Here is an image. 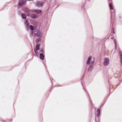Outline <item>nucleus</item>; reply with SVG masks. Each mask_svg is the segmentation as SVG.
<instances>
[{"label": "nucleus", "mask_w": 122, "mask_h": 122, "mask_svg": "<svg viewBox=\"0 0 122 122\" xmlns=\"http://www.w3.org/2000/svg\"><path fill=\"white\" fill-rule=\"evenodd\" d=\"M40 40V39L36 40L35 41L37 43V46H36L34 51L36 56H39L40 58L42 60H43L45 58V52L42 49H40L39 46L38 44V42Z\"/></svg>", "instance_id": "f257e3e1"}, {"label": "nucleus", "mask_w": 122, "mask_h": 122, "mask_svg": "<svg viewBox=\"0 0 122 122\" xmlns=\"http://www.w3.org/2000/svg\"><path fill=\"white\" fill-rule=\"evenodd\" d=\"M94 62V59H92L91 56H89L88 57L86 64L87 66L88 67V71H91L92 70Z\"/></svg>", "instance_id": "f03ea898"}, {"label": "nucleus", "mask_w": 122, "mask_h": 122, "mask_svg": "<svg viewBox=\"0 0 122 122\" xmlns=\"http://www.w3.org/2000/svg\"><path fill=\"white\" fill-rule=\"evenodd\" d=\"M24 24L25 27V29L26 30H28L29 29L31 31L34 30L35 28L32 25H30L28 21L27 20H25L24 22Z\"/></svg>", "instance_id": "7ed1b4c3"}, {"label": "nucleus", "mask_w": 122, "mask_h": 122, "mask_svg": "<svg viewBox=\"0 0 122 122\" xmlns=\"http://www.w3.org/2000/svg\"><path fill=\"white\" fill-rule=\"evenodd\" d=\"M23 11L26 15L29 16L30 15V13L31 11L27 8H25L23 9Z\"/></svg>", "instance_id": "20e7f679"}, {"label": "nucleus", "mask_w": 122, "mask_h": 122, "mask_svg": "<svg viewBox=\"0 0 122 122\" xmlns=\"http://www.w3.org/2000/svg\"><path fill=\"white\" fill-rule=\"evenodd\" d=\"M42 36L41 32L39 30H38L36 31V33H34V36H36L39 37H41Z\"/></svg>", "instance_id": "39448f33"}, {"label": "nucleus", "mask_w": 122, "mask_h": 122, "mask_svg": "<svg viewBox=\"0 0 122 122\" xmlns=\"http://www.w3.org/2000/svg\"><path fill=\"white\" fill-rule=\"evenodd\" d=\"M109 64V60L107 58L105 59L103 63V65L105 66H107Z\"/></svg>", "instance_id": "423d86ee"}, {"label": "nucleus", "mask_w": 122, "mask_h": 122, "mask_svg": "<svg viewBox=\"0 0 122 122\" xmlns=\"http://www.w3.org/2000/svg\"><path fill=\"white\" fill-rule=\"evenodd\" d=\"M25 1H23L22 0H19L18 3V5L19 6H22L24 4L26 3Z\"/></svg>", "instance_id": "0eeeda50"}, {"label": "nucleus", "mask_w": 122, "mask_h": 122, "mask_svg": "<svg viewBox=\"0 0 122 122\" xmlns=\"http://www.w3.org/2000/svg\"><path fill=\"white\" fill-rule=\"evenodd\" d=\"M19 13L20 14V15L22 19L23 20H25L26 18V15L24 13H21L19 11Z\"/></svg>", "instance_id": "6e6552de"}, {"label": "nucleus", "mask_w": 122, "mask_h": 122, "mask_svg": "<svg viewBox=\"0 0 122 122\" xmlns=\"http://www.w3.org/2000/svg\"><path fill=\"white\" fill-rule=\"evenodd\" d=\"M36 6L38 7L42 6L43 5V2H37L36 3Z\"/></svg>", "instance_id": "1a4fd4ad"}, {"label": "nucleus", "mask_w": 122, "mask_h": 122, "mask_svg": "<svg viewBox=\"0 0 122 122\" xmlns=\"http://www.w3.org/2000/svg\"><path fill=\"white\" fill-rule=\"evenodd\" d=\"M119 55L120 56V62L122 64V52L121 51H119Z\"/></svg>", "instance_id": "9d476101"}, {"label": "nucleus", "mask_w": 122, "mask_h": 122, "mask_svg": "<svg viewBox=\"0 0 122 122\" xmlns=\"http://www.w3.org/2000/svg\"><path fill=\"white\" fill-rule=\"evenodd\" d=\"M100 115V109H98L96 111V115L97 116H99Z\"/></svg>", "instance_id": "9b49d317"}, {"label": "nucleus", "mask_w": 122, "mask_h": 122, "mask_svg": "<svg viewBox=\"0 0 122 122\" xmlns=\"http://www.w3.org/2000/svg\"><path fill=\"white\" fill-rule=\"evenodd\" d=\"M33 11L36 12L37 14H40L41 13V11L39 10H34Z\"/></svg>", "instance_id": "f8f14e48"}, {"label": "nucleus", "mask_w": 122, "mask_h": 122, "mask_svg": "<svg viewBox=\"0 0 122 122\" xmlns=\"http://www.w3.org/2000/svg\"><path fill=\"white\" fill-rule=\"evenodd\" d=\"M114 41L115 46V50H116L117 46V41L115 39H114Z\"/></svg>", "instance_id": "ddd939ff"}, {"label": "nucleus", "mask_w": 122, "mask_h": 122, "mask_svg": "<svg viewBox=\"0 0 122 122\" xmlns=\"http://www.w3.org/2000/svg\"><path fill=\"white\" fill-rule=\"evenodd\" d=\"M31 17L33 19H35L37 18V15L34 14H32L31 16Z\"/></svg>", "instance_id": "4468645a"}, {"label": "nucleus", "mask_w": 122, "mask_h": 122, "mask_svg": "<svg viewBox=\"0 0 122 122\" xmlns=\"http://www.w3.org/2000/svg\"><path fill=\"white\" fill-rule=\"evenodd\" d=\"M109 6L110 9L112 10L113 9V7L112 4L111 3H110L109 4Z\"/></svg>", "instance_id": "2eb2a0df"}, {"label": "nucleus", "mask_w": 122, "mask_h": 122, "mask_svg": "<svg viewBox=\"0 0 122 122\" xmlns=\"http://www.w3.org/2000/svg\"><path fill=\"white\" fill-rule=\"evenodd\" d=\"M34 33V30H32V31H31V33L30 34V36H33Z\"/></svg>", "instance_id": "dca6fc26"}, {"label": "nucleus", "mask_w": 122, "mask_h": 122, "mask_svg": "<svg viewBox=\"0 0 122 122\" xmlns=\"http://www.w3.org/2000/svg\"><path fill=\"white\" fill-rule=\"evenodd\" d=\"M114 13H115V12H114V11L113 12V13H112V12H111V18H112V16H113V15H114Z\"/></svg>", "instance_id": "f3484780"}, {"label": "nucleus", "mask_w": 122, "mask_h": 122, "mask_svg": "<svg viewBox=\"0 0 122 122\" xmlns=\"http://www.w3.org/2000/svg\"><path fill=\"white\" fill-rule=\"evenodd\" d=\"M113 33H115V32L114 31V28H113Z\"/></svg>", "instance_id": "a211bd4d"}, {"label": "nucleus", "mask_w": 122, "mask_h": 122, "mask_svg": "<svg viewBox=\"0 0 122 122\" xmlns=\"http://www.w3.org/2000/svg\"><path fill=\"white\" fill-rule=\"evenodd\" d=\"M109 2H110L111 1V0H108Z\"/></svg>", "instance_id": "6ab92c4d"}, {"label": "nucleus", "mask_w": 122, "mask_h": 122, "mask_svg": "<svg viewBox=\"0 0 122 122\" xmlns=\"http://www.w3.org/2000/svg\"><path fill=\"white\" fill-rule=\"evenodd\" d=\"M28 0V1H31V0Z\"/></svg>", "instance_id": "aec40b11"}, {"label": "nucleus", "mask_w": 122, "mask_h": 122, "mask_svg": "<svg viewBox=\"0 0 122 122\" xmlns=\"http://www.w3.org/2000/svg\"><path fill=\"white\" fill-rule=\"evenodd\" d=\"M112 39H113V38H112Z\"/></svg>", "instance_id": "412c9836"}]
</instances>
